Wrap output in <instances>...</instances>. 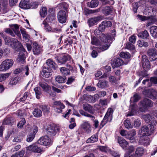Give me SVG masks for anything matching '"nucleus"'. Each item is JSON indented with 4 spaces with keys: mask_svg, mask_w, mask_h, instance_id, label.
<instances>
[{
    "mask_svg": "<svg viewBox=\"0 0 157 157\" xmlns=\"http://www.w3.org/2000/svg\"><path fill=\"white\" fill-rule=\"evenodd\" d=\"M144 150L143 147H138L136 149L134 154L135 157H141L143 155Z\"/></svg>",
    "mask_w": 157,
    "mask_h": 157,
    "instance_id": "obj_25",
    "label": "nucleus"
},
{
    "mask_svg": "<svg viewBox=\"0 0 157 157\" xmlns=\"http://www.w3.org/2000/svg\"><path fill=\"white\" fill-rule=\"evenodd\" d=\"M38 85L41 87L44 92H48L51 89V87L44 81L39 82Z\"/></svg>",
    "mask_w": 157,
    "mask_h": 157,
    "instance_id": "obj_23",
    "label": "nucleus"
},
{
    "mask_svg": "<svg viewBox=\"0 0 157 157\" xmlns=\"http://www.w3.org/2000/svg\"><path fill=\"white\" fill-rule=\"evenodd\" d=\"M82 128L84 130L87 134L90 133L91 132V126L90 124L87 121H83L81 125Z\"/></svg>",
    "mask_w": 157,
    "mask_h": 157,
    "instance_id": "obj_22",
    "label": "nucleus"
},
{
    "mask_svg": "<svg viewBox=\"0 0 157 157\" xmlns=\"http://www.w3.org/2000/svg\"><path fill=\"white\" fill-rule=\"evenodd\" d=\"M136 135V131L134 129H132L127 132L126 136V138L130 140L131 143H133L135 141Z\"/></svg>",
    "mask_w": 157,
    "mask_h": 157,
    "instance_id": "obj_12",
    "label": "nucleus"
},
{
    "mask_svg": "<svg viewBox=\"0 0 157 157\" xmlns=\"http://www.w3.org/2000/svg\"><path fill=\"white\" fill-rule=\"evenodd\" d=\"M83 109L86 111L90 113H92L93 108L90 105L88 104H85L83 105Z\"/></svg>",
    "mask_w": 157,
    "mask_h": 157,
    "instance_id": "obj_43",
    "label": "nucleus"
},
{
    "mask_svg": "<svg viewBox=\"0 0 157 157\" xmlns=\"http://www.w3.org/2000/svg\"><path fill=\"white\" fill-rule=\"evenodd\" d=\"M101 40L103 42L106 43H111L112 42V38L110 37V35L101 33L100 36Z\"/></svg>",
    "mask_w": 157,
    "mask_h": 157,
    "instance_id": "obj_16",
    "label": "nucleus"
},
{
    "mask_svg": "<svg viewBox=\"0 0 157 157\" xmlns=\"http://www.w3.org/2000/svg\"><path fill=\"white\" fill-rule=\"evenodd\" d=\"M58 19L60 23H64L66 21V11L62 10L59 11L58 14Z\"/></svg>",
    "mask_w": 157,
    "mask_h": 157,
    "instance_id": "obj_13",
    "label": "nucleus"
},
{
    "mask_svg": "<svg viewBox=\"0 0 157 157\" xmlns=\"http://www.w3.org/2000/svg\"><path fill=\"white\" fill-rule=\"evenodd\" d=\"M22 140V137L21 136H19L14 137L13 141L14 142L19 143L21 142Z\"/></svg>",
    "mask_w": 157,
    "mask_h": 157,
    "instance_id": "obj_63",
    "label": "nucleus"
},
{
    "mask_svg": "<svg viewBox=\"0 0 157 157\" xmlns=\"http://www.w3.org/2000/svg\"><path fill=\"white\" fill-rule=\"evenodd\" d=\"M98 140L97 133L94 134L86 140L87 143H92L97 141Z\"/></svg>",
    "mask_w": 157,
    "mask_h": 157,
    "instance_id": "obj_33",
    "label": "nucleus"
},
{
    "mask_svg": "<svg viewBox=\"0 0 157 157\" xmlns=\"http://www.w3.org/2000/svg\"><path fill=\"white\" fill-rule=\"evenodd\" d=\"M136 17L138 20L141 21H144L148 20L149 18L148 17H146L139 14L137 15Z\"/></svg>",
    "mask_w": 157,
    "mask_h": 157,
    "instance_id": "obj_55",
    "label": "nucleus"
},
{
    "mask_svg": "<svg viewBox=\"0 0 157 157\" xmlns=\"http://www.w3.org/2000/svg\"><path fill=\"white\" fill-rule=\"evenodd\" d=\"M142 63L143 67L144 69H145L146 70L150 68L151 66L149 64V61L147 59V56L145 55L142 56Z\"/></svg>",
    "mask_w": 157,
    "mask_h": 157,
    "instance_id": "obj_20",
    "label": "nucleus"
},
{
    "mask_svg": "<svg viewBox=\"0 0 157 157\" xmlns=\"http://www.w3.org/2000/svg\"><path fill=\"white\" fill-rule=\"evenodd\" d=\"M150 32L153 37H157V26H153L151 27L150 29Z\"/></svg>",
    "mask_w": 157,
    "mask_h": 157,
    "instance_id": "obj_38",
    "label": "nucleus"
},
{
    "mask_svg": "<svg viewBox=\"0 0 157 157\" xmlns=\"http://www.w3.org/2000/svg\"><path fill=\"white\" fill-rule=\"evenodd\" d=\"M4 40L6 44L10 46L12 48H16L21 45L20 43L16 39L11 38L9 36H6L4 37Z\"/></svg>",
    "mask_w": 157,
    "mask_h": 157,
    "instance_id": "obj_2",
    "label": "nucleus"
},
{
    "mask_svg": "<svg viewBox=\"0 0 157 157\" xmlns=\"http://www.w3.org/2000/svg\"><path fill=\"white\" fill-rule=\"evenodd\" d=\"M131 111L129 112L126 115L127 117L131 116L134 115L136 113L137 110V107L136 105H133L131 107Z\"/></svg>",
    "mask_w": 157,
    "mask_h": 157,
    "instance_id": "obj_35",
    "label": "nucleus"
},
{
    "mask_svg": "<svg viewBox=\"0 0 157 157\" xmlns=\"http://www.w3.org/2000/svg\"><path fill=\"white\" fill-rule=\"evenodd\" d=\"M91 44L93 45L97 46L100 44V41L96 37H92Z\"/></svg>",
    "mask_w": 157,
    "mask_h": 157,
    "instance_id": "obj_50",
    "label": "nucleus"
},
{
    "mask_svg": "<svg viewBox=\"0 0 157 157\" xmlns=\"http://www.w3.org/2000/svg\"><path fill=\"white\" fill-rule=\"evenodd\" d=\"M80 113L83 116L90 117L91 120H94L95 119V117L90 114L82 110L79 111Z\"/></svg>",
    "mask_w": 157,
    "mask_h": 157,
    "instance_id": "obj_45",
    "label": "nucleus"
},
{
    "mask_svg": "<svg viewBox=\"0 0 157 157\" xmlns=\"http://www.w3.org/2000/svg\"><path fill=\"white\" fill-rule=\"evenodd\" d=\"M125 48L130 50H133L135 49L134 45L129 42L126 44Z\"/></svg>",
    "mask_w": 157,
    "mask_h": 157,
    "instance_id": "obj_59",
    "label": "nucleus"
},
{
    "mask_svg": "<svg viewBox=\"0 0 157 157\" xmlns=\"http://www.w3.org/2000/svg\"><path fill=\"white\" fill-rule=\"evenodd\" d=\"M142 143L144 145L147 146L149 144V139L147 137H145L143 138Z\"/></svg>",
    "mask_w": 157,
    "mask_h": 157,
    "instance_id": "obj_64",
    "label": "nucleus"
},
{
    "mask_svg": "<svg viewBox=\"0 0 157 157\" xmlns=\"http://www.w3.org/2000/svg\"><path fill=\"white\" fill-rule=\"evenodd\" d=\"M21 32L24 39L26 41L28 42L30 38V36L27 33L24 29H21Z\"/></svg>",
    "mask_w": 157,
    "mask_h": 157,
    "instance_id": "obj_39",
    "label": "nucleus"
},
{
    "mask_svg": "<svg viewBox=\"0 0 157 157\" xmlns=\"http://www.w3.org/2000/svg\"><path fill=\"white\" fill-rule=\"evenodd\" d=\"M58 131L57 127L51 125H48L46 129L47 134L50 136H55Z\"/></svg>",
    "mask_w": 157,
    "mask_h": 157,
    "instance_id": "obj_9",
    "label": "nucleus"
},
{
    "mask_svg": "<svg viewBox=\"0 0 157 157\" xmlns=\"http://www.w3.org/2000/svg\"><path fill=\"white\" fill-rule=\"evenodd\" d=\"M41 74L43 77L46 78H49L52 75V69L48 67H44L43 68Z\"/></svg>",
    "mask_w": 157,
    "mask_h": 157,
    "instance_id": "obj_17",
    "label": "nucleus"
},
{
    "mask_svg": "<svg viewBox=\"0 0 157 157\" xmlns=\"http://www.w3.org/2000/svg\"><path fill=\"white\" fill-rule=\"evenodd\" d=\"M140 104L144 109H145L148 107H152L153 103L151 101L145 98L140 102Z\"/></svg>",
    "mask_w": 157,
    "mask_h": 157,
    "instance_id": "obj_11",
    "label": "nucleus"
},
{
    "mask_svg": "<svg viewBox=\"0 0 157 157\" xmlns=\"http://www.w3.org/2000/svg\"><path fill=\"white\" fill-rule=\"evenodd\" d=\"M60 71L61 74L63 75H70V72L69 70L65 67H61Z\"/></svg>",
    "mask_w": 157,
    "mask_h": 157,
    "instance_id": "obj_42",
    "label": "nucleus"
},
{
    "mask_svg": "<svg viewBox=\"0 0 157 157\" xmlns=\"http://www.w3.org/2000/svg\"><path fill=\"white\" fill-rule=\"evenodd\" d=\"M43 112L44 113H48L49 111V107L46 105H42L40 106Z\"/></svg>",
    "mask_w": 157,
    "mask_h": 157,
    "instance_id": "obj_51",
    "label": "nucleus"
},
{
    "mask_svg": "<svg viewBox=\"0 0 157 157\" xmlns=\"http://www.w3.org/2000/svg\"><path fill=\"white\" fill-rule=\"evenodd\" d=\"M26 121L24 118H22L20 121L17 124V126L18 128H21L23 125L25 124Z\"/></svg>",
    "mask_w": 157,
    "mask_h": 157,
    "instance_id": "obj_61",
    "label": "nucleus"
},
{
    "mask_svg": "<svg viewBox=\"0 0 157 157\" xmlns=\"http://www.w3.org/2000/svg\"><path fill=\"white\" fill-rule=\"evenodd\" d=\"M138 36L143 39H147L148 37L149 34L146 30L139 33L138 34Z\"/></svg>",
    "mask_w": 157,
    "mask_h": 157,
    "instance_id": "obj_32",
    "label": "nucleus"
},
{
    "mask_svg": "<svg viewBox=\"0 0 157 157\" xmlns=\"http://www.w3.org/2000/svg\"><path fill=\"white\" fill-rule=\"evenodd\" d=\"M10 74V73L0 74V82H2L8 78Z\"/></svg>",
    "mask_w": 157,
    "mask_h": 157,
    "instance_id": "obj_46",
    "label": "nucleus"
},
{
    "mask_svg": "<svg viewBox=\"0 0 157 157\" xmlns=\"http://www.w3.org/2000/svg\"><path fill=\"white\" fill-rule=\"evenodd\" d=\"M113 10V8L112 7L106 6L102 9V12L105 15H108L111 13Z\"/></svg>",
    "mask_w": 157,
    "mask_h": 157,
    "instance_id": "obj_29",
    "label": "nucleus"
},
{
    "mask_svg": "<svg viewBox=\"0 0 157 157\" xmlns=\"http://www.w3.org/2000/svg\"><path fill=\"white\" fill-rule=\"evenodd\" d=\"M34 91L35 93L36 98L39 99L40 98V95L41 94L40 89L39 87H36L34 88Z\"/></svg>",
    "mask_w": 157,
    "mask_h": 157,
    "instance_id": "obj_47",
    "label": "nucleus"
},
{
    "mask_svg": "<svg viewBox=\"0 0 157 157\" xmlns=\"http://www.w3.org/2000/svg\"><path fill=\"white\" fill-rule=\"evenodd\" d=\"M147 54L150 56L149 58L151 61H155L157 59V54L155 49H149L147 52Z\"/></svg>",
    "mask_w": 157,
    "mask_h": 157,
    "instance_id": "obj_14",
    "label": "nucleus"
},
{
    "mask_svg": "<svg viewBox=\"0 0 157 157\" xmlns=\"http://www.w3.org/2000/svg\"><path fill=\"white\" fill-rule=\"evenodd\" d=\"M155 130L154 126H151L150 125H145L141 127L138 132V135H140V137L148 136L151 135Z\"/></svg>",
    "mask_w": 157,
    "mask_h": 157,
    "instance_id": "obj_1",
    "label": "nucleus"
},
{
    "mask_svg": "<svg viewBox=\"0 0 157 157\" xmlns=\"http://www.w3.org/2000/svg\"><path fill=\"white\" fill-rule=\"evenodd\" d=\"M46 63L50 67L49 68H52L54 70H56L58 68L57 65L51 59L47 60Z\"/></svg>",
    "mask_w": 157,
    "mask_h": 157,
    "instance_id": "obj_27",
    "label": "nucleus"
},
{
    "mask_svg": "<svg viewBox=\"0 0 157 157\" xmlns=\"http://www.w3.org/2000/svg\"><path fill=\"white\" fill-rule=\"evenodd\" d=\"M39 144L44 145H48L51 144L52 141L50 139L47 135L41 137L37 141Z\"/></svg>",
    "mask_w": 157,
    "mask_h": 157,
    "instance_id": "obj_7",
    "label": "nucleus"
},
{
    "mask_svg": "<svg viewBox=\"0 0 157 157\" xmlns=\"http://www.w3.org/2000/svg\"><path fill=\"white\" fill-rule=\"evenodd\" d=\"M35 135L30 132L29 134L27 136L26 141L28 142H31L34 139Z\"/></svg>",
    "mask_w": 157,
    "mask_h": 157,
    "instance_id": "obj_49",
    "label": "nucleus"
},
{
    "mask_svg": "<svg viewBox=\"0 0 157 157\" xmlns=\"http://www.w3.org/2000/svg\"><path fill=\"white\" fill-rule=\"evenodd\" d=\"M110 46V44H105L100 46L99 48L102 51H104L107 50Z\"/></svg>",
    "mask_w": 157,
    "mask_h": 157,
    "instance_id": "obj_62",
    "label": "nucleus"
},
{
    "mask_svg": "<svg viewBox=\"0 0 157 157\" xmlns=\"http://www.w3.org/2000/svg\"><path fill=\"white\" fill-rule=\"evenodd\" d=\"M117 140L121 146L123 148H125L128 145V142L125 139L121 137H117Z\"/></svg>",
    "mask_w": 157,
    "mask_h": 157,
    "instance_id": "obj_26",
    "label": "nucleus"
},
{
    "mask_svg": "<svg viewBox=\"0 0 157 157\" xmlns=\"http://www.w3.org/2000/svg\"><path fill=\"white\" fill-rule=\"evenodd\" d=\"M54 105L56 106L55 110L56 112L60 113L62 111V109L65 108V105L60 101H56L53 102Z\"/></svg>",
    "mask_w": 157,
    "mask_h": 157,
    "instance_id": "obj_18",
    "label": "nucleus"
},
{
    "mask_svg": "<svg viewBox=\"0 0 157 157\" xmlns=\"http://www.w3.org/2000/svg\"><path fill=\"white\" fill-rule=\"evenodd\" d=\"M151 82H153L155 84L157 83V77H152L150 79H147L144 80L142 82L144 84H145L147 83H150Z\"/></svg>",
    "mask_w": 157,
    "mask_h": 157,
    "instance_id": "obj_34",
    "label": "nucleus"
},
{
    "mask_svg": "<svg viewBox=\"0 0 157 157\" xmlns=\"http://www.w3.org/2000/svg\"><path fill=\"white\" fill-rule=\"evenodd\" d=\"M97 85L100 88H105L108 86V82L105 80L99 81L97 84Z\"/></svg>",
    "mask_w": 157,
    "mask_h": 157,
    "instance_id": "obj_37",
    "label": "nucleus"
},
{
    "mask_svg": "<svg viewBox=\"0 0 157 157\" xmlns=\"http://www.w3.org/2000/svg\"><path fill=\"white\" fill-rule=\"evenodd\" d=\"M98 0H92L90 2L87 3V6L91 8H95L97 7L98 4Z\"/></svg>",
    "mask_w": 157,
    "mask_h": 157,
    "instance_id": "obj_31",
    "label": "nucleus"
},
{
    "mask_svg": "<svg viewBox=\"0 0 157 157\" xmlns=\"http://www.w3.org/2000/svg\"><path fill=\"white\" fill-rule=\"evenodd\" d=\"M14 122L13 118L12 117H6L5 118L2 122L3 125L11 124Z\"/></svg>",
    "mask_w": 157,
    "mask_h": 157,
    "instance_id": "obj_36",
    "label": "nucleus"
},
{
    "mask_svg": "<svg viewBox=\"0 0 157 157\" xmlns=\"http://www.w3.org/2000/svg\"><path fill=\"white\" fill-rule=\"evenodd\" d=\"M121 57L125 59H129L131 57L130 54L128 52H122L120 54Z\"/></svg>",
    "mask_w": 157,
    "mask_h": 157,
    "instance_id": "obj_48",
    "label": "nucleus"
},
{
    "mask_svg": "<svg viewBox=\"0 0 157 157\" xmlns=\"http://www.w3.org/2000/svg\"><path fill=\"white\" fill-rule=\"evenodd\" d=\"M149 97L153 100L157 99V91L154 90H152Z\"/></svg>",
    "mask_w": 157,
    "mask_h": 157,
    "instance_id": "obj_54",
    "label": "nucleus"
},
{
    "mask_svg": "<svg viewBox=\"0 0 157 157\" xmlns=\"http://www.w3.org/2000/svg\"><path fill=\"white\" fill-rule=\"evenodd\" d=\"M34 116L36 117H40L42 116V111L41 110L38 108H35L33 112Z\"/></svg>",
    "mask_w": 157,
    "mask_h": 157,
    "instance_id": "obj_40",
    "label": "nucleus"
},
{
    "mask_svg": "<svg viewBox=\"0 0 157 157\" xmlns=\"http://www.w3.org/2000/svg\"><path fill=\"white\" fill-rule=\"evenodd\" d=\"M112 25V23L110 21L105 20L101 23L99 25L98 29L95 30L94 31L95 34L97 35L98 32H102L104 31L106 28H108L111 27Z\"/></svg>",
    "mask_w": 157,
    "mask_h": 157,
    "instance_id": "obj_5",
    "label": "nucleus"
},
{
    "mask_svg": "<svg viewBox=\"0 0 157 157\" xmlns=\"http://www.w3.org/2000/svg\"><path fill=\"white\" fill-rule=\"evenodd\" d=\"M11 27L16 35L21 39V36L19 30V27L18 25L17 24L12 25L11 26Z\"/></svg>",
    "mask_w": 157,
    "mask_h": 157,
    "instance_id": "obj_28",
    "label": "nucleus"
},
{
    "mask_svg": "<svg viewBox=\"0 0 157 157\" xmlns=\"http://www.w3.org/2000/svg\"><path fill=\"white\" fill-rule=\"evenodd\" d=\"M18 81V78L15 77L11 79L9 82V84L11 86L16 85Z\"/></svg>",
    "mask_w": 157,
    "mask_h": 157,
    "instance_id": "obj_57",
    "label": "nucleus"
},
{
    "mask_svg": "<svg viewBox=\"0 0 157 157\" xmlns=\"http://www.w3.org/2000/svg\"><path fill=\"white\" fill-rule=\"evenodd\" d=\"M26 149L34 152L41 153L43 151V149L36 145V143L33 144L26 147Z\"/></svg>",
    "mask_w": 157,
    "mask_h": 157,
    "instance_id": "obj_10",
    "label": "nucleus"
},
{
    "mask_svg": "<svg viewBox=\"0 0 157 157\" xmlns=\"http://www.w3.org/2000/svg\"><path fill=\"white\" fill-rule=\"evenodd\" d=\"M43 24L44 25V29L47 31L52 32V29L47 22L45 21L43 22Z\"/></svg>",
    "mask_w": 157,
    "mask_h": 157,
    "instance_id": "obj_56",
    "label": "nucleus"
},
{
    "mask_svg": "<svg viewBox=\"0 0 157 157\" xmlns=\"http://www.w3.org/2000/svg\"><path fill=\"white\" fill-rule=\"evenodd\" d=\"M124 126L125 128L128 129H130L133 127V126L131 124V122L128 120H126L125 121Z\"/></svg>",
    "mask_w": 157,
    "mask_h": 157,
    "instance_id": "obj_52",
    "label": "nucleus"
},
{
    "mask_svg": "<svg viewBox=\"0 0 157 157\" xmlns=\"http://www.w3.org/2000/svg\"><path fill=\"white\" fill-rule=\"evenodd\" d=\"M32 47L33 51L35 55L39 54L43 51L41 47L36 42L33 43Z\"/></svg>",
    "mask_w": 157,
    "mask_h": 157,
    "instance_id": "obj_19",
    "label": "nucleus"
},
{
    "mask_svg": "<svg viewBox=\"0 0 157 157\" xmlns=\"http://www.w3.org/2000/svg\"><path fill=\"white\" fill-rule=\"evenodd\" d=\"M66 78L65 77H62L61 76L58 75L56 78V81L59 83H64L66 81Z\"/></svg>",
    "mask_w": 157,
    "mask_h": 157,
    "instance_id": "obj_44",
    "label": "nucleus"
},
{
    "mask_svg": "<svg viewBox=\"0 0 157 157\" xmlns=\"http://www.w3.org/2000/svg\"><path fill=\"white\" fill-rule=\"evenodd\" d=\"M140 98V96L137 94H135L133 97L130 100V101L132 100L134 102H136L138 101Z\"/></svg>",
    "mask_w": 157,
    "mask_h": 157,
    "instance_id": "obj_58",
    "label": "nucleus"
},
{
    "mask_svg": "<svg viewBox=\"0 0 157 157\" xmlns=\"http://www.w3.org/2000/svg\"><path fill=\"white\" fill-rule=\"evenodd\" d=\"M20 7L24 9H29L31 7L30 0H21L19 4Z\"/></svg>",
    "mask_w": 157,
    "mask_h": 157,
    "instance_id": "obj_21",
    "label": "nucleus"
},
{
    "mask_svg": "<svg viewBox=\"0 0 157 157\" xmlns=\"http://www.w3.org/2000/svg\"><path fill=\"white\" fill-rule=\"evenodd\" d=\"M68 6L67 4L66 3L64 2H62L59 4L57 6V7L59 9H61L63 8L66 10L68 8Z\"/></svg>",
    "mask_w": 157,
    "mask_h": 157,
    "instance_id": "obj_53",
    "label": "nucleus"
},
{
    "mask_svg": "<svg viewBox=\"0 0 157 157\" xmlns=\"http://www.w3.org/2000/svg\"><path fill=\"white\" fill-rule=\"evenodd\" d=\"M24 153L25 151H21L16 153L14 155H12L11 157H23Z\"/></svg>",
    "mask_w": 157,
    "mask_h": 157,
    "instance_id": "obj_60",
    "label": "nucleus"
},
{
    "mask_svg": "<svg viewBox=\"0 0 157 157\" xmlns=\"http://www.w3.org/2000/svg\"><path fill=\"white\" fill-rule=\"evenodd\" d=\"M39 13L41 17H45L47 13V8L46 7H42L40 9Z\"/></svg>",
    "mask_w": 157,
    "mask_h": 157,
    "instance_id": "obj_41",
    "label": "nucleus"
},
{
    "mask_svg": "<svg viewBox=\"0 0 157 157\" xmlns=\"http://www.w3.org/2000/svg\"><path fill=\"white\" fill-rule=\"evenodd\" d=\"M143 118L147 123H149V125L151 126H154L157 123L156 120L154 117L151 116L150 114H146L143 116Z\"/></svg>",
    "mask_w": 157,
    "mask_h": 157,
    "instance_id": "obj_6",
    "label": "nucleus"
},
{
    "mask_svg": "<svg viewBox=\"0 0 157 157\" xmlns=\"http://www.w3.org/2000/svg\"><path fill=\"white\" fill-rule=\"evenodd\" d=\"M111 63L113 68H114L121 66L123 63V61L122 59L117 58L112 59Z\"/></svg>",
    "mask_w": 157,
    "mask_h": 157,
    "instance_id": "obj_15",
    "label": "nucleus"
},
{
    "mask_svg": "<svg viewBox=\"0 0 157 157\" xmlns=\"http://www.w3.org/2000/svg\"><path fill=\"white\" fill-rule=\"evenodd\" d=\"M55 58L57 61L61 64H64L67 60V57L63 55H59Z\"/></svg>",
    "mask_w": 157,
    "mask_h": 157,
    "instance_id": "obj_24",
    "label": "nucleus"
},
{
    "mask_svg": "<svg viewBox=\"0 0 157 157\" xmlns=\"http://www.w3.org/2000/svg\"><path fill=\"white\" fill-rule=\"evenodd\" d=\"M13 60L11 59H6L0 65V71H5L9 70L13 66Z\"/></svg>",
    "mask_w": 157,
    "mask_h": 157,
    "instance_id": "obj_3",
    "label": "nucleus"
},
{
    "mask_svg": "<svg viewBox=\"0 0 157 157\" xmlns=\"http://www.w3.org/2000/svg\"><path fill=\"white\" fill-rule=\"evenodd\" d=\"M103 19V17L100 16L89 18L87 22L89 26L91 27L96 25L99 21H100Z\"/></svg>",
    "mask_w": 157,
    "mask_h": 157,
    "instance_id": "obj_8",
    "label": "nucleus"
},
{
    "mask_svg": "<svg viewBox=\"0 0 157 157\" xmlns=\"http://www.w3.org/2000/svg\"><path fill=\"white\" fill-rule=\"evenodd\" d=\"M25 55L23 51H20L19 53L18 57L17 59V61L21 63H24L25 62Z\"/></svg>",
    "mask_w": 157,
    "mask_h": 157,
    "instance_id": "obj_30",
    "label": "nucleus"
},
{
    "mask_svg": "<svg viewBox=\"0 0 157 157\" xmlns=\"http://www.w3.org/2000/svg\"><path fill=\"white\" fill-rule=\"evenodd\" d=\"M113 109L111 108H109L108 109L103 120L101 122V124L103 126L108 122L111 121L113 118Z\"/></svg>",
    "mask_w": 157,
    "mask_h": 157,
    "instance_id": "obj_4",
    "label": "nucleus"
}]
</instances>
